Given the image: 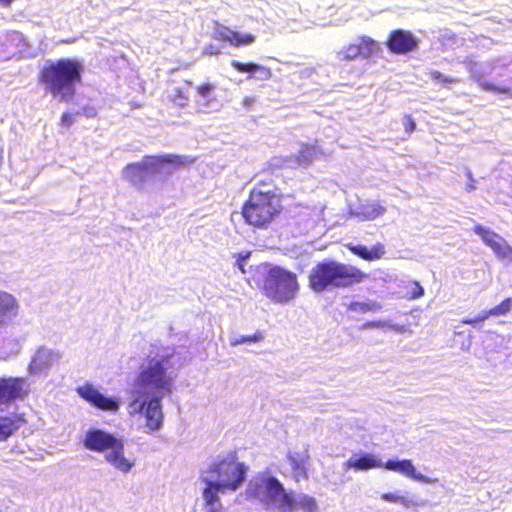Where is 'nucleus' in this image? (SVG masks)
Wrapping results in <instances>:
<instances>
[{"label":"nucleus","instance_id":"12","mask_svg":"<svg viewBox=\"0 0 512 512\" xmlns=\"http://www.w3.org/2000/svg\"><path fill=\"white\" fill-rule=\"evenodd\" d=\"M378 43L369 36L362 35L358 38V43H349L337 52V57L341 61H351L358 57L368 59L379 52Z\"/></svg>","mask_w":512,"mask_h":512},{"label":"nucleus","instance_id":"44","mask_svg":"<svg viewBox=\"0 0 512 512\" xmlns=\"http://www.w3.org/2000/svg\"><path fill=\"white\" fill-rule=\"evenodd\" d=\"M255 102V98L253 96H247L243 99V103L246 107L250 108Z\"/></svg>","mask_w":512,"mask_h":512},{"label":"nucleus","instance_id":"26","mask_svg":"<svg viewBox=\"0 0 512 512\" xmlns=\"http://www.w3.org/2000/svg\"><path fill=\"white\" fill-rule=\"evenodd\" d=\"M17 307V302L11 294L0 291V325L4 324L11 315L16 314Z\"/></svg>","mask_w":512,"mask_h":512},{"label":"nucleus","instance_id":"43","mask_svg":"<svg viewBox=\"0 0 512 512\" xmlns=\"http://www.w3.org/2000/svg\"><path fill=\"white\" fill-rule=\"evenodd\" d=\"M205 53L208 55H218L220 54V51L218 50V48L214 47L213 45H210L206 48Z\"/></svg>","mask_w":512,"mask_h":512},{"label":"nucleus","instance_id":"10","mask_svg":"<svg viewBox=\"0 0 512 512\" xmlns=\"http://www.w3.org/2000/svg\"><path fill=\"white\" fill-rule=\"evenodd\" d=\"M76 392L90 406L101 411L116 413L121 406V399L119 397H107L89 382L78 386Z\"/></svg>","mask_w":512,"mask_h":512},{"label":"nucleus","instance_id":"24","mask_svg":"<svg viewBox=\"0 0 512 512\" xmlns=\"http://www.w3.org/2000/svg\"><path fill=\"white\" fill-rule=\"evenodd\" d=\"M27 420L24 414L13 413L8 416L0 417V442L6 441L18 429L26 424Z\"/></svg>","mask_w":512,"mask_h":512},{"label":"nucleus","instance_id":"15","mask_svg":"<svg viewBox=\"0 0 512 512\" xmlns=\"http://www.w3.org/2000/svg\"><path fill=\"white\" fill-rule=\"evenodd\" d=\"M212 37L216 41L228 43L230 46L236 48L249 46L255 42V36L253 34H240L223 25H219L214 29Z\"/></svg>","mask_w":512,"mask_h":512},{"label":"nucleus","instance_id":"21","mask_svg":"<svg viewBox=\"0 0 512 512\" xmlns=\"http://www.w3.org/2000/svg\"><path fill=\"white\" fill-rule=\"evenodd\" d=\"M287 459L291 466L292 475L295 482L308 479L310 456L307 452L289 453Z\"/></svg>","mask_w":512,"mask_h":512},{"label":"nucleus","instance_id":"42","mask_svg":"<svg viewBox=\"0 0 512 512\" xmlns=\"http://www.w3.org/2000/svg\"><path fill=\"white\" fill-rule=\"evenodd\" d=\"M461 323H462L463 325H471V326H475V325L479 324V322H478V320H477V317L463 319V320L461 321Z\"/></svg>","mask_w":512,"mask_h":512},{"label":"nucleus","instance_id":"31","mask_svg":"<svg viewBox=\"0 0 512 512\" xmlns=\"http://www.w3.org/2000/svg\"><path fill=\"white\" fill-rule=\"evenodd\" d=\"M381 498L387 502H391V503H401L403 504L404 506H412V505H421V502L419 501H413V500H409L407 499L406 497L404 496H400V495H397V494H394V493H383L381 495Z\"/></svg>","mask_w":512,"mask_h":512},{"label":"nucleus","instance_id":"23","mask_svg":"<svg viewBox=\"0 0 512 512\" xmlns=\"http://www.w3.org/2000/svg\"><path fill=\"white\" fill-rule=\"evenodd\" d=\"M382 465L383 462L371 453L352 456L345 462L346 469H353L355 471L378 469L382 468Z\"/></svg>","mask_w":512,"mask_h":512},{"label":"nucleus","instance_id":"16","mask_svg":"<svg viewBox=\"0 0 512 512\" xmlns=\"http://www.w3.org/2000/svg\"><path fill=\"white\" fill-rule=\"evenodd\" d=\"M149 171L151 172L150 159H147L145 156L141 162L127 164L124 167L123 176L133 186L142 188Z\"/></svg>","mask_w":512,"mask_h":512},{"label":"nucleus","instance_id":"41","mask_svg":"<svg viewBox=\"0 0 512 512\" xmlns=\"http://www.w3.org/2000/svg\"><path fill=\"white\" fill-rule=\"evenodd\" d=\"M468 179H469V183L467 185V190L468 191H472L475 189V180L473 178V175H472V172L471 171H467L466 173Z\"/></svg>","mask_w":512,"mask_h":512},{"label":"nucleus","instance_id":"47","mask_svg":"<svg viewBox=\"0 0 512 512\" xmlns=\"http://www.w3.org/2000/svg\"><path fill=\"white\" fill-rule=\"evenodd\" d=\"M408 125L410 126V128H414L415 126L414 122L410 118H408Z\"/></svg>","mask_w":512,"mask_h":512},{"label":"nucleus","instance_id":"18","mask_svg":"<svg viewBox=\"0 0 512 512\" xmlns=\"http://www.w3.org/2000/svg\"><path fill=\"white\" fill-rule=\"evenodd\" d=\"M147 159H150L151 164V172H158L164 166H169L170 168L166 170L167 173H170L172 170H175L179 167L189 166L193 163L192 159H189L184 156L165 154L159 156H146Z\"/></svg>","mask_w":512,"mask_h":512},{"label":"nucleus","instance_id":"4","mask_svg":"<svg viewBox=\"0 0 512 512\" xmlns=\"http://www.w3.org/2000/svg\"><path fill=\"white\" fill-rule=\"evenodd\" d=\"M146 358L145 365L140 369L134 387L137 394H145V389L156 392L171 393L174 377L169 374L173 368V354L167 348L160 347Z\"/></svg>","mask_w":512,"mask_h":512},{"label":"nucleus","instance_id":"25","mask_svg":"<svg viewBox=\"0 0 512 512\" xmlns=\"http://www.w3.org/2000/svg\"><path fill=\"white\" fill-rule=\"evenodd\" d=\"M206 487L203 489L202 495L204 499V503L206 506H213L214 504L219 502L218 494L220 492L228 491L227 488L235 487L236 484H218L212 480H204Z\"/></svg>","mask_w":512,"mask_h":512},{"label":"nucleus","instance_id":"19","mask_svg":"<svg viewBox=\"0 0 512 512\" xmlns=\"http://www.w3.org/2000/svg\"><path fill=\"white\" fill-rule=\"evenodd\" d=\"M231 66L239 73H248L250 80L269 81L272 78L271 69L261 64L232 60Z\"/></svg>","mask_w":512,"mask_h":512},{"label":"nucleus","instance_id":"39","mask_svg":"<svg viewBox=\"0 0 512 512\" xmlns=\"http://www.w3.org/2000/svg\"><path fill=\"white\" fill-rule=\"evenodd\" d=\"M385 326V322L382 321H368L363 324V328H383Z\"/></svg>","mask_w":512,"mask_h":512},{"label":"nucleus","instance_id":"30","mask_svg":"<svg viewBox=\"0 0 512 512\" xmlns=\"http://www.w3.org/2000/svg\"><path fill=\"white\" fill-rule=\"evenodd\" d=\"M512 309V297L504 299L498 305L490 308L492 317H500L507 315Z\"/></svg>","mask_w":512,"mask_h":512},{"label":"nucleus","instance_id":"34","mask_svg":"<svg viewBox=\"0 0 512 512\" xmlns=\"http://www.w3.org/2000/svg\"><path fill=\"white\" fill-rule=\"evenodd\" d=\"M188 99H189L188 90L182 89V88H177L175 90V93L170 97L171 103L173 105L179 106V107L186 106L188 103Z\"/></svg>","mask_w":512,"mask_h":512},{"label":"nucleus","instance_id":"17","mask_svg":"<svg viewBox=\"0 0 512 512\" xmlns=\"http://www.w3.org/2000/svg\"><path fill=\"white\" fill-rule=\"evenodd\" d=\"M60 354L45 347H40L29 363V371L39 374L49 370L58 360Z\"/></svg>","mask_w":512,"mask_h":512},{"label":"nucleus","instance_id":"49","mask_svg":"<svg viewBox=\"0 0 512 512\" xmlns=\"http://www.w3.org/2000/svg\"><path fill=\"white\" fill-rule=\"evenodd\" d=\"M249 495H250V496H256V495H257V492H256V491H251V492H249Z\"/></svg>","mask_w":512,"mask_h":512},{"label":"nucleus","instance_id":"29","mask_svg":"<svg viewBox=\"0 0 512 512\" xmlns=\"http://www.w3.org/2000/svg\"><path fill=\"white\" fill-rule=\"evenodd\" d=\"M265 339V335L261 331H256L253 335L241 336L231 340L230 345L236 347L242 344L259 343Z\"/></svg>","mask_w":512,"mask_h":512},{"label":"nucleus","instance_id":"32","mask_svg":"<svg viewBox=\"0 0 512 512\" xmlns=\"http://www.w3.org/2000/svg\"><path fill=\"white\" fill-rule=\"evenodd\" d=\"M215 88L214 84H211L209 82L202 83L196 87V92L199 97H201L204 100V104L208 105L212 101V92Z\"/></svg>","mask_w":512,"mask_h":512},{"label":"nucleus","instance_id":"1","mask_svg":"<svg viewBox=\"0 0 512 512\" xmlns=\"http://www.w3.org/2000/svg\"><path fill=\"white\" fill-rule=\"evenodd\" d=\"M283 194L272 180H261L242 205L244 222L254 229L267 230L281 216Z\"/></svg>","mask_w":512,"mask_h":512},{"label":"nucleus","instance_id":"35","mask_svg":"<svg viewBox=\"0 0 512 512\" xmlns=\"http://www.w3.org/2000/svg\"><path fill=\"white\" fill-rule=\"evenodd\" d=\"M250 256V251L236 253L233 255V258L235 259L234 265L240 270L242 274H246L245 262L249 259Z\"/></svg>","mask_w":512,"mask_h":512},{"label":"nucleus","instance_id":"7","mask_svg":"<svg viewBox=\"0 0 512 512\" xmlns=\"http://www.w3.org/2000/svg\"><path fill=\"white\" fill-rule=\"evenodd\" d=\"M162 396H145L137 394L127 405V412L130 417L142 415L144 417V427L148 433L158 431L164 420V414L161 405Z\"/></svg>","mask_w":512,"mask_h":512},{"label":"nucleus","instance_id":"45","mask_svg":"<svg viewBox=\"0 0 512 512\" xmlns=\"http://www.w3.org/2000/svg\"><path fill=\"white\" fill-rule=\"evenodd\" d=\"M207 512H223V511H222L221 507H218V508H211Z\"/></svg>","mask_w":512,"mask_h":512},{"label":"nucleus","instance_id":"14","mask_svg":"<svg viewBox=\"0 0 512 512\" xmlns=\"http://www.w3.org/2000/svg\"><path fill=\"white\" fill-rule=\"evenodd\" d=\"M386 46L393 54H408L417 49L418 40L411 31L395 29L389 33Z\"/></svg>","mask_w":512,"mask_h":512},{"label":"nucleus","instance_id":"3","mask_svg":"<svg viewBox=\"0 0 512 512\" xmlns=\"http://www.w3.org/2000/svg\"><path fill=\"white\" fill-rule=\"evenodd\" d=\"M369 275L360 268L336 260L318 262L308 276L309 287L316 293L332 289H345L358 285Z\"/></svg>","mask_w":512,"mask_h":512},{"label":"nucleus","instance_id":"36","mask_svg":"<svg viewBox=\"0 0 512 512\" xmlns=\"http://www.w3.org/2000/svg\"><path fill=\"white\" fill-rule=\"evenodd\" d=\"M480 87L485 91H491V92L499 93V94H510L511 93V90L509 87H505V86L499 87V86L495 85L494 83L487 82V81L481 82Z\"/></svg>","mask_w":512,"mask_h":512},{"label":"nucleus","instance_id":"11","mask_svg":"<svg viewBox=\"0 0 512 512\" xmlns=\"http://www.w3.org/2000/svg\"><path fill=\"white\" fill-rule=\"evenodd\" d=\"M473 231L499 260L512 264V246L501 235L479 224L473 227Z\"/></svg>","mask_w":512,"mask_h":512},{"label":"nucleus","instance_id":"48","mask_svg":"<svg viewBox=\"0 0 512 512\" xmlns=\"http://www.w3.org/2000/svg\"><path fill=\"white\" fill-rule=\"evenodd\" d=\"M2 160H3V150L0 147V163L2 162Z\"/></svg>","mask_w":512,"mask_h":512},{"label":"nucleus","instance_id":"6","mask_svg":"<svg viewBox=\"0 0 512 512\" xmlns=\"http://www.w3.org/2000/svg\"><path fill=\"white\" fill-rule=\"evenodd\" d=\"M262 290L272 302L287 303L295 298L299 290L297 275L280 266H273L265 275Z\"/></svg>","mask_w":512,"mask_h":512},{"label":"nucleus","instance_id":"22","mask_svg":"<svg viewBox=\"0 0 512 512\" xmlns=\"http://www.w3.org/2000/svg\"><path fill=\"white\" fill-rule=\"evenodd\" d=\"M346 248L358 258L364 261H377L386 255V247L383 243H375L370 249L364 245L347 244Z\"/></svg>","mask_w":512,"mask_h":512},{"label":"nucleus","instance_id":"8","mask_svg":"<svg viewBox=\"0 0 512 512\" xmlns=\"http://www.w3.org/2000/svg\"><path fill=\"white\" fill-rule=\"evenodd\" d=\"M248 467L237 461L236 452H232L228 457L212 463L208 473L214 475L218 484H236L235 487L227 488L228 491H236L246 479Z\"/></svg>","mask_w":512,"mask_h":512},{"label":"nucleus","instance_id":"13","mask_svg":"<svg viewBox=\"0 0 512 512\" xmlns=\"http://www.w3.org/2000/svg\"><path fill=\"white\" fill-rule=\"evenodd\" d=\"M30 392L29 384L23 377H0V403L8 404L24 399Z\"/></svg>","mask_w":512,"mask_h":512},{"label":"nucleus","instance_id":"46","mask_svg":"<svg viewBox=\"0 0 512 512\" xmlns=\"http://www.w3.org/2000/svg\"><path fill=\"white\" fill-rule=\"evenodd\" d=\"M385 209L383 207H379L376 216L382 215L384 213Z\"/></svg>","mask_w":512,"mask_h":512},{"label":"nucleus","instance_id":"20","mask_svg":"<svg viewBox=\"0 0 512 512\" xmlns=\"http://www.w3.org/2000/svg\"><path fill=\"white\" fill-rule=\"evenodd\" d=\"M382 468L399 472L402 475L424 483H428L429 480L426 476L422 475L421 473L416 472V468L413 465L412 460L410 459H403V460H388L383 463Z\"/></svg>","mask_w":512,"mask_h":512},{"label":"nucleus","instance_id":"5","mask_svg":"<svg viewBox=\"0 0 512 512\" xmlns=\"http://www.w3.org/2000/svg\"><path fill=\"white\" fill-rule=\"evenodd\" d=\"M83 445L93 452H107L104 456L106 462L123 473L130 472L135 465L134 460L125 457L124 441L112 433L101 429L88 430Z\"/></svg>","mask_w":512,"mask_h":512},{"label":"nucleus","instance_id":"37","mask_svg":"<svg viewBox=\"0 0 512 512\" xmlns=\"http://www.w3.org/2000/svg\"><path fill=\"white\" fill-rule=\"evenodd\" d=\"M410 291L408 292L409 299H418L424 295V289L419 282L413 281L409 284Z\"/></svg>","mask_w":512,"mask_h":512},{"label":"nucleus","instance_id":"38","mask_svg":"<svg viewBox=\"0 0 512 512\" xmlns=\"http://www.w3.org/2000/svg\"><path fill=\"white\" fill-rule=\"evenodd\" d=\"M78 113L65 112L62 114V123L66 126H70L74 123V118Z\"/></svg>","mask_w":512,"mask_h":512},{"label":"nucleus","instance_id":"28","mask_svg":"<svg viewBox=\"0 0 512 512\" xmlns=\"http://www.w3.org/2000/svg\"><path fill=\"white\" fill-rule=\"evenodd\" d=\"M296 509H301L304 512H317L318 505L316 502V499L313 496H310L308 494H301L296 500Z\"/></svg>","mask_w":512,"mask_h":512},{"label":"nucleus","instance_id":"33","mask_svg":"<svg viewBox=\"0 0 512 512\" xmlns=\"http://www.w3.org/2000/svg\"><path fill=\"white\" fill-rule=\"evenodd\" d=\"M429 75H430L431 79L434 82L440 83V84H442L444 86H449L451 84H455V83H459L460 82L459 78L453 77V76H445V75H443L441 72H439L437 70L430 71Z\"/></svg>","mask_w":512,"mask_h":512},{"label":"nucleus","instance_id":"40","mask_svg":"<svg viewBox=\"0 0 512 512\" xmlns=\"http://www.w3.org/2000/svg\"><path fill=\"white\" fill-rule=\"evenodd\" d=\"M476 317H477L478 322L482 323L485 320H487L488 318L492 317V315L490 314V309H488V310L481 311Z\"/></svg>","mask_w":512,"mask_h":512},{"label":"nucleus","instance_id":"27","mask_svg":"<svg viewBox=\"0 0 512 512\" xmlns=\"http://www.w3.org/2000/svg\"><path fill=\"white\" fill-rule=\"evenodd\" d=\"M382 309L381 303L377 301H351L347 304L346 310L355 315L377 313Z\"/></svg>","mask_w":512,"mask_h":512},{"label":"nucleus","instance_id":"2","mask_svg":"<svg viewBox=\"0 0 512 512\" xmlns=\"http://www.w3.org/2000/svg\"><path fill=\"white\" fill-rule=\"evenodd\" d=\"M83 65L74 59L62 58L47 62L40 70L38 82L59 102H71L82 81Z\"/></svg>","mask_w":512,"mask_h":512},{"label":"nucleus","instance_id":"9","mask_svg":"<svg viewBox=\"0 0 512 512\" xmlns=\"http://www.w3.org/2000/svg\"><path fill=\"white\" fill-rule=\"evenodd\" d=\"M261 488V502L268 507H276L282 512H293L296 499L292 493L285 490L282 483L273 476L264 477L259 485Z\"/></svg>","mask_w":512,"mask_h":512}]
</instances>
